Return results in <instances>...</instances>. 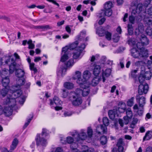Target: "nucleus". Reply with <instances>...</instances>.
I'll list each match as a JSON object with an SVG mask.
<instances>
[{
	"mask_svg": "<svg viewBox=\"0 0 152 152\" xmlns=\"http://www.w3.org/2000/svg\"><path fill=\"white\" fill-rule=\"evenodd\" d=\"M132 6H134L135 8L133 9L132 12V15L129 16V19L130 22L134 24V23L135 17L133 15L139 14L140 13L144 12L145 6L141 3H138L137 1H133L131 3Z\"/></svg>",
	"mask_w": 152,
	"mask_h": 152,
	"instance_id": "nucleus-1",
	"label": "nucleus"
},
{
	"mask_svg": "<svg viewBox=\"0 0 152 152\" xmlns=\"http://www.w3.org/2000/svg\"><path fill=\"white\" fill-rule=\"evenodd\" d=\"M15 103V102L13 98L10 99L7 96V98L4 101L3 104L8 105L9 107H6L3 109L2 106L0 105V115L4 113L7 116L10 115L12 112V107L14 106Z\"/></svg>",
	"mask_w": 152,
	"mask_h": 152,
	"instance_id": "nucleus-2",
	"label": "nucleus"
},
{
	"mask_svg": "<svg viewBox=\"0 0 152 152\" xmlns=\"http://www.w3.org/2000/svg\"><path fill=\"white\" fill-rule=\"evenodd\" d=\"M136 101L139 103V107L137 104H135L133 107L135 112L140 116L142 115L143 113V107L145 104V98L144 96L139 97L138 96L136 97Z\"/></svg>",
	"mask_w": 152,
	"mask_h": 152,
	"instance_id": "nucleus-3",
	"label": "nucleus"
},
{
	"mask_svg": "<svg viewBox=\"0 0 152 152\" xmlns=\"http://www.w3.org/2000/svg\"><path fill=\"white\" fill-rule=\"evenodd\" d=\"M76 138H74L70 136H68L66 137V138H62L61 139V143L64 144L67 143L70 144V148L71 150L74 151L76 150V148H78V142H77Z\"/></svg>",
	"mask_w": 152,
	"mask_h": 152,
	"instance_id": "nucleus-4",
	"label": "nucleus"
},
{
	"mask_svg": "<svg viewBox=\"0 0 152 152\" xmlns=\"http://www.w3.org/2000/svg\"><path fill=\"white\" fill-rule=\"evenodd\" d=\"M49 132L45 129H43L41 134H37L35 140L37 145L45 146L47 143L46 140L44 138L47 136Z\"/></svg>",
	"mask_w": 152,
	"mask_h": 152,
	"instance_id": "nucleus-5",
	"label": "nucleus"
},
{
	"mask_svg": "<svg viewBox=\"0 0 152 152\" xmlns=\"http://www.w3.org/2000/svg\"><path fill=\"white\" fill-rule=\"evenodd\" d=\"M25 83V80L23 78H18L16 80V85L13 86L12 88L14 89L12 93V96L17 94V96H19L22 94V91L20 89L21 86Z\"/></svg>",
	"mask_w": 152,
	"mask_h": 152,
	"instance_id": "nucleus-6",
	"label": "nucleus"
},
{
	"mask_svg": "<svg viewBox=\"0 0 152 152\" xmlns=\"http://www.w3.org/2000/svg\"><path fill=\"white\" fill-rule=\"evenodd\" d=\"M80 95L76 91L71 92L69 93V99L73 105L77 106L82 103V100Z\"/></svg>",
	"mask_w": 152,
	"mask_h": 152,
	"instance_id": "nucleus-7",
	"label": "nucleus"
},
{
	"mask_svg": "<svg viewBox=\"0 0 152 152\" xmlns=\"http://www.w3.org/2000/svg\"><path fill=\"white\" fill-rule=\"evenodd\" d=\"M86 132V130L81 129L79 133L75 130L72 132H69V134L73 137H75L76 135H77V137L76 139L77 142H79L80 140H85L87 137L88 136Z\"/></svg>",
	"mask_w": 152,
	"mask_h": 152,
	"instance_id": "nucleus-8",
	"label": "nucleus"
},
{
	"mask_svg": "<svg viewBox=\"0 0 152 152\" xmlns=\"http://www.w3.org/2000/svg\"><path fill=\"white\" fill-rule=\"evenodd\" d=\"M79 85L81 89H77L76 91L79 93L80 95L82 93L83 96H84L88 95L90 91L89 88L90 84L88 83H87V84H84L83 83L82 84Z\"/></svg>",
	"mask_w": 152,
	"mask_h": 152,
	"instance_id": "nucleus-9",
	"label": "nucleus"
},
{
	"mask_svg": "<svg viewBox=\"0 0 152 152\" xmlns=\"http://www.w3.org/2000/svg\"><path fill=\"white\" fill-rule=\"evenodd\" d=\"M50 105L54 107L56 110L58 111L62 109L61 107L59 106L61 105L62 102L58 97L55 96L53 100L50 99Z\"/></svg>",
	"mask_w": 152,
	"mask_h": 152,
	"instance_id": "nucleus-10",
	"label": "nucleus"
},
{
	"mask_svg": "<svg viewBox=\"0 0 152 152\" xmlns=\"http://www.w3.org/2000/svg\"><path fill=\"white\" fill-rule=\"evenodd\" d=\"M6 64H10L9 66V72L10 73H12L15 70H16V63L12 56H9L6 59L5 62Z\"/></svg>",
	"mask_w": 152,
	"mask_h": 152,
	"instance_id": "nucleus-11",
	"label": "nucleus"
},
{
	"mask_svg": "<svg viewBox=\"0 0 152 152\" xmlns=\"http://www.w3.org/2000/svg\"><path fill=\"white\" fill-rule=\"evenodd\" d=\"M70 49L69 46H66L63 48L61 54V61L64 62L69 59L71 57L70 54L68 53V50Z\"/></svg>",
	"mask_w": 152,
	"mask_h": 152,
	"instance_id": "nucleus-12",
	"label": "nucleus"
},
{
	"mask_svg": "<svg viewBox=\"0 0 152 152\" xmlns=\"http://www.w3.org/2000/svg\"><path fill=\"white\" fill-rule=\"evenodd\" d=\"M103 122L105 126H104L102 125H101L99 126H98L96 128V132L99 134H100V132L99 131V128H100L102 130L103 133H105L107 132V130L106 126H108L109 124L108 118L106 117H104L103 118Z\"/></svg>",
	"mask_w": 152,
	"mask_h": 152,
	"instance_id": "nucleus-13",
	"label": "nucleus"
},
{
	"mask_svg": "<svg viewBox=\"0 0 152 152\" xmlns=\"http://www.w3.org/2000/svg\"><path fill=\"white\" fill-rule=\"evenodd\" d=\"M106 65V64L104 63L101 64L100 65L94 64L92 67L94 75L96 76H97L100 72V69H102Z\"/></svg>",
	"mask_w": 152,
	"mask_h": 152,
	"instance_id": "nucleus-14",
	"label": "nucleus"
},
{
	"mask_svg": "<svg viewBox=\"0 0 152 152\" xmlns=\"http://www.w3.org/2000/svg\"><path fill=\"white\" fill-rule=\"evenodd\" d=\"M140 41V42H138L137 44L138 49L143 48V46L148 45L149 43L148 39L145 35H142L141 36Z\"/></svg>",
	"mask_w": 152,
	"mask_h": 152,
	"instance_id": "nucleus-15",
	"label": "nucleus"
},
{
	"mask_svg": "<svg viewBox=\"0 0 152 152\" xmlns=\"http://www.w3.org/2000/svg\"><path fill=\"white\" fill-rule=\"evenodd\" d=\"M81 73L78 71H76L75 72V74L72 76V78L73 79H77V83L79 84H82L84 81L81 78Z\"/></svg>",
	"mask_w": 152,
	"mask_h": 152,
	"instance_id": "nucleus-16",
	"label": "nucleus"
},
{
	"mask_svg": "<svg viewBox=\"0 0 152 152\" xmlns=\"http://www.w3.org/2000/svg\"><path fill=\"white\" fill-rule=\"evenodd\" d=\"M148 86L146 83L144 85H140L138 87V92L140 95H142L143 94H146L148 90Z\"/></svg>",
	"mask_w": 152,
	"mask_h": 152,
	"instance_id": "nucleus-17",
	"label": "nucleus"
},
{
	"mask_svg": "<svg viewBox=\"0 0 152 152\" xmlns=\"http://www.w3.org/2000/svg\"><path fill=\"white\" fill-rule=\"evenodd\" d=\"M112 7V3L110 1L107 2L104 5V10L106 11H108V14L107 15L110 16L112 14V12L111 8Z\"/></svg>",
	"mask_w": 152,
	"mask_h": 152,
	"instance_id": "nucleus-18",
	"label": "nucleus"
},
{
	"mask_svg": "<svg viewBox=\"0 0 152 152\" xmlns=\"http://www.w3.org/2000/svg\"><path fill=\"white\" fill-rule=\"evenodd\" d=\"M91 77V73L88 70H86L85 71L83 74V83L87 84L88 83L89 84H90V82L88 81V80Z\"/></svg>",
	"mask_w": 152,
	"mask_h": 152,
	"instance_id": "nucleus-19",
	"label": "nucleus"
},
{
	"mask_svg": "<svg viewBox=\"0 0 152 152\" xmlns=\"http://www.w3.org/2000/svg\"><path fill=\"white\" fill-rule=\"evenodd\" d=\"M102 71H103V69ZM111 72V70L110 69H106L104 72L103 71L102 74V77L103 82H105L106 78L110 75Z\"/></svg>",
	"mask_w": 152,
	"mask_h": 152,
	"instance_id": "nucleus-20",
	"label": "nucleus"
},
{
	"mask_svg": "<svg viewBox=\"0 0 152 152\" xmlns=\"http://www.w3.org/2000/svg\"><path fill=\"white\" fill-rule=\"evenodd\" d=\"M8 96V97L10 98V99H11L12 98H13V99H14L15 100V102L16 101L15 100V99H16L17 97H18V99L19 100V103L21 104H23L24 103L25 101V98L24 97L22 96L21 97H19L20 96V95L19 96H17V94H16V95L15 96H12V95H11V96L10 94H9V95ZM15 104L16 103H15V104L14 105V106H12V109L15 106Z\"/></svg>",
	"mask_w": 152,
	"mask_h": 152,
	"instance_id": "nucleus-21",
	"label": "nucleus"
},
{
	"mask_svg": "<svg viewBox=\"0 0 152 152\" xmlns=\"http://www.w3.org/2000/svg\"><path fill=\"white\" fill-rule=\"evenodd\" d=\"M97 32L99 36L102 37L105 35L106 39L108 40H110L111 39V34L109 32L105 31L104 33L102 31H98Z\"/></svg>",
	"mask_w": 152,
	"mask_h": 152,
	"instance_id": "nucleus-22",
	"label": "nucleus"
},
{
	"mask_svg": "<svg viewBox=\"0 0 152 152\" xmlns=\"http://www.w3.org/2000/svg\"><path fill=\"white\" fill-rule=\"evenodd\" d=\"M118 109H115L116 111L119 114L120 113H122L124 112L126 108V106L124 103H120L119 104Z\"/></svg>",
	"mask_w": 152,
	"mask_h": 152,
	"instance_id": "nucleus-23",
	"label": "nucleus"
},
{
	"mask_svg": "<svg viewBox=\"0 0 152 152\" xmlns=\"http://www.w3.org/2000/svg\"><path fill=\"white\" fill-rule=\"evenodd\" d=\"M124 142L122 139H120L117 143L118 150L119 152H123L124 151Z\"/></svg>",
	"mask_w": 152,
	"mask_h": 152,
	"instance_id": "nucleus-24",
	"label": "nucleus"
},
{
	"mask_svg": "<svg viewBox=\"0 0 152 152\" xmlns=\"http://www.w3.org/2000/svg\"><path fill=\"white\" fill-rule=\"evenodd\" d=\"M25 73L23 70L21 69H18L15 71V76L18 78H23Z\"/></svg>",
	"mask_w": 152,
	"mask_h": 152,
	"instance_id": "nucleus-25",
	"label": "nucleus"
},
{
	"mask_svg": "<svg viewBox=\"0 0 152 152\" xmlns=\"http://www.w3.org/2000/svg\"><path fill=\"white\" fill-rule=\"evenodd\" d=\"M82 52L81 50H80L78 49H77L76 48L74 50L73 52V58L74 59H79L81 58L80 56L81 53Z\"/></svg>",
	"mask_w": 152,
	"mask_h": 152,
	"instance_id": "nucleus-26",
	"label": "nucleus"
},
{
	"mask_svg": "<svg viewBox=\"0 0 152 152\" xmlns=\"http://www.w3.org/2000/svg\"><path fill=\"white\" fill-rule=\"evenodd\" d=\"M145 73V67L142 66L141 68V71L140 75L139 77V80L140 83H142L144 81L145 78L144 77Z\"/></svg>",
	"mask_w": 152,
	"mask_h": 152,
	"instance_id": "nucleus-27",
	"label": "nucleus"
},
{
	"mask_svg": "<svg viewBox=\"0 0 152 152\" xmlns=\"http://www.w3.org/2000/svg\"><path fill=\"white\" fill-rule=\"evenodd\" d=\"M3 78L2 81V83L4 87L9 88V84L10 80L9 78L8 77H2Z\"/></svg>",
	"mask_w": 152,
	"mask_h": 152,
	"instance_id": "nucleus-28",
	"label": "nucleus"
},
{
	"mask_svg": "<svg viewBox=\"0 0 152 152\" xmlns=\"http://www.w3.org/2000/svg\"><path fill=\"white\" fill-rule=\"evenodd\" d=\"M108 115L109 118L111 119H113L115 116H118V113L116 111L115 109L113 110H110L108 112Z\"/></svg>",
	"mask_w": 152,
	"mask_h": 152,
	"instance_id": "nucleus-29",
	"label": "nucleus"
},
{
	"mask_svg": "<svg viewBox=\"0 0 152 152\" xmlns=\"http://www.w3.org/2000/svg\"><path fill=\"white\" fill-rule=\"evenodd\" d=\"M140 49V57H147L148 56V51L144 48Z\"/></svg>",
	"mask_w": 152,
	"mask_h": 152,
	"instance_id": "nucleus-30",
	"label": "nucleus"
},
{
	"mask_svg": "<svg viewBox=\"0 0 152 152\" xmlns=\"http://www.w3.org/2000/svg\"><path fill=\"white\" fill-rule=\"evenodd\" d=\"M132 55L134 58L140 57V52L135 48H133L131 50Z\"/></svg>",
	"mask_w": 152,
	"mask_h": 152,
	"instance_id": "nucleus-31",
	"label": "nucleus"
},
{
	"mask_svg": "<svg viewBox=\"0 0 152 152\" xmlns=\"http://www.w3.org/2000/svg\"><path fill=\"white\" fill-rule=\"evenodd\" d=\"M152 138V131H148L143 138V141L148 140Z\"/></svg>",
	"mask_w": 152,
	"mask_h": 152,
	"instance_id": "nucleus-32",
	"label": "nucleus"
},
{
	"mask_svg": "<svg viewBox=\"0 0 152 152\" xmlns=\"http://www.w3.org/2000/svg\"><path fill=\"white\" fill-rule=\"evenodd\" d=\"M12 89H10L9 90V88L4 87L1 90V94L2 96L3 97H4L5 96L7 95V93L9 91L11 92Z\"/></svg>",
	"mask_w": 152,
	"mask_h": 152,
	"instance_id": "nucleus-33",
	"label": "nucleus"
},
{
	"mask_svg": "<svg viewBox=\"0 0 152 152\" xmlns=\"http://www.w3.org/2000/svg\"><path fill=\"white\" fill-rule=\"evenodd\" d=\"M18 142V140L17 139H14L12 141V144L10 146V150L13 151L16 148Z\"/></svg>",
	"mask_w": 152,
	"mask_h": 152,
	"instance_id": "nucleus-34",
	"label": "nucleus"
},
{
	"mask_svg": "<svg viewBox=\"0 0 152 152\" xmlns=\"http://www.w3.org/2000/svg\"><path fill=\"white\" fill-rule=\"evenodd\" d=\"M64 86L68 89H71L73 88L74 84L70 82H66L64 83Z\"/></svg>",
	"mask_w": 152,
	"mask_h": 152,
	"instance_id": "nucleus-35",
	"label": "nucleus"
},
{
	"mask_svg": "<svg viewBox=\"0 0 152 152\" xmlns=\"http://www.w3.org/2000/svg\"><path fill=\"white\" fill-rule=\"evenodd\" d=\"M144 77L146 80H149L150 79L152 76L151 72L149 71L147 72L145 71V73L144 74Z\"/></svg>",
	"mask_w": 152,
	"mask_h": 152,
	"instance_id": "nucleus-36",
	"label": "nucleus"
},
{
	"mask_svg": "<svg viewBox=\"0 0 152 152\" xmlns=\"http://www.w3.org/2000/svg\"><path fill=\"white\" fill-rule=\"evenodd\" d=\"M99 80L100 79L98 77H95L92 79L91 84L93 86H96L99 83Z\"/></svg>",
	"mask_w": 152,
	"mask_h": 152,
	"instance_id": "nucleus-37",
	"label": "nucleus"
},
{
	"mask_svg": "<svg viewBox=\"0 0 152 152\" xmlns=\"http://www.w3.org/2000/svg\"><path fill=\"white\" fill-rule=\"evenodd\" d=\"M37 27L38 29H41L42 31H44L48 29H50L51 28V27L48 25L39 26H37Z\"/></svg>",
	"mask_w": 152,
	"mask_h": 152,
	"instance_id": "nucleus-38",
	"label": "nucleus"
},
{
	"mask_svg": "<svg viewBox=\"0 0 152 152\" xmlns=\"http://www.w3.org/2000/svg\"><path fill=\"white\" fill-rule=\"evenodd\" d=\"M107 14H108V13H107V11H105L104 10H102V12L98 13L97 14V16L99 18L105 16L109 17L108 15H107Z\"/></svg>",
	"mask_w": 152,
	"mask_h": 152,
	"instance_id": "nucleus-39",
	"label": "nucleus"
},
{
	"mask_svg": "<svg viewBox=\"0 0 152 152\" xmlns=\"http://www.w3.org/2000/svg\"><path fill=\"white\" fill-rule=\"evenodd\" d=\"M100 140L102 145H105L107 142V137L105 136H102L101 137Z\"/></svg>",
	"mask_w": 152,
	"mask_h": 152,
	"instance_id": "nucleus-40",
	"label": "nucleus"
},
{
	"mask_svg": "<svg viewBox=\"0 0 152 152\" xmlns=\"http://www.w3.org/2000/svg\"><path fill=\"white\" fill-rule=\"evenodd\" d=\"M128 31L129 35H132L133 32V28L132 25L128 24Z\"/></svg>",
	"mask_w": 152,
	"mask_h": 152,
	"instance_id": "nucleus-41",
	"label": "nucleus"
},
{
	"mask_svg": "<svg viewBox=\"0 0 152 152\" xmlns=\"http://www.w3.org/2000/svg\"><path fill=\"white\" fill-rule=\"evenodd\" d=\"M134 97H132L129 99L127 102V105L128 106L132 107L134 104Z\"/></svg>",
	"mask_w": 152,
	"mask_h": 152,
	"instance_id": "nucleus-42",
	"label": "nucleus"
},
{
	"mask_svg": "<svg viewBox=\"0 0 152 152\" xmlns=\"http://www.w3.org/2000/svg\"><path fill=\"white\" fill-rule=\"evenodd\" d=\"M78 44L77 42H75V43H73L71 44L70 46H69L70 50L71 49H75L77 48V49H78V47H77V45Z\"/></svg>",
	"mask_w": 152,
	"mask_h": 152,
	"instance_id": "nucleus-43",
	"label": "nucleus"
},
{
	"mask_svg": "<svg viewBox=\"0 0 152 152\" xmlns=\"http://www.w3.org/2000/svg\"><path fill=\"white\" fill-rule=\"evenodd\" d=\"M126 116L129 118H132V113L131 109L130 108L127 109L126 110Z\"/></svg>",
	"mask_w": 152,
	"mask_h": 152,
	"instance_id": "nucleus-44",
	"label": "nucleus"
},
{
	"mask_svg": "<svg viewBox=\"0 0 152 152\" xmlns=\"http://www.w3.org/2000/svg\"><path fill=\"white\" fill-rule=\"evenodd\" d=\"M29 67L31 70L33 71L34 73H36L37 71V69L35 67V64L34 63H30L29 64Z\"/></svg>",
	"mask_w": 152,
	"mask_h": 152,
	"instance_id": "nucleus-45",
	"label": "nucleus"
},
{
	"mask_svg": "<svg viewBox=\"0 0 152 152\" xmlns=\"http://www.w3.org/2000/svg\"><path fill=\"white\" fill-rule=\"evenodd\" d=\"M144 20L145 23L148 25L152 24V17H151L145 18Z\"/></svg>",
	"mask_w": 152,
	"mask_h": 152,
	"instance_id": "nucleus-46",
	"label": "nucleus"
},
{
	"mask_svg": "<svg viewBox=\"0 0 152 152\" xmlns=\"http://www.w3.org/2000/svg\"><path fill=\"white\" fill-rule=\"evenodd\" d=\"M66 68H63L61 67L60 69L58 71V74L60 75V74H61V75L63 76L65 74V72L66 71Z\"/></svg>",
	"mask_w": 152,
	"mask_h": 152,
	"instance_id": "nucleus-47",
	"label": "nucleus"
},
{
	"mask_svg": "<svg viewBox=\"0 0 152 152\" xmlns=\"http://www.w3.org/2000/svg\"><path fill=\"white\" fill-rule=\"evenodd\" d=\"M83 149H85L86 152H95L93 148H89L87 146H83Z\"/></svg>",
	"mask_w": 152,
	"mask_h": 152,
	"instance_id": "nucleus-48",
	"label": "nucleus"
},
{
	"mask_svg": "<svg viewBox=\"0 0 152 152\" xmlns=\"http://www.w3.org/2000/svg\"><path fill=\"white\" fill-rule=\"evenodd\" d=\"M87 132L88 137L91 138L93 135V131L90 127L88 128Z\"/></svg>",
	"mask_w": 152,
	"mask_h": 152,
	"instance_id": "nucleus-49",
	"label": "nucleus"
},
{
	"mask_svg": "<svg viewBox=\"0 0 152 152\" xmlns=\"http://www.w3.org/2000/svg\"><path fill=\"white\" fill-rule=\"evenodd\" d=\"M146 33L148 35L151 36L152 38V29L150 27H148L146 30Z\"/></svg>",
	"mask_w": 152,
	"mask_h": 152,
	"instance_id": "nucleus-50",
	"label": "nucleus"
},
{
	"mask_svg": "<svg viewBox=\"0 0 152 152\" xmlns=\"http://www.w3.org/2000/svg\"><path fill=\"white\" fill-rule=\"evenodd\" d=\"M73 114V112L71 111H66L64 113V117L70 116L72 115Z\"/></svg>",
	"mask_w": 152,
	"mask_h": 152,
	"instance_id": "nucleus-51",
	"label": "nucleus"
},
{
	"mask_svg": "<svg viewBox=\"0 0 152 152\" xmlns=\"http://www.w3.org/2000/svg\"><path fill=\"white\" fill-rule=\"evenodd\" d=\"M32 41L30 40H29L27 42V44L29 45L28 48L30 49H32L34 47V45L32 43Z\"/></svg>",
	"mask_w": 152,
	"mask_h": 152,
	"instance_id": "nucleus-52",
	"label": "nucleus"
},
{
	"mask_svg": "<svg viewBox=\"0 0 152 152\" xmlns=\"http://www.w3.org/2000/svg\"><path fill=\"white\" fill-rule=\"evenodd\" d=\"M138 69H136L132 70L131 71V76L133 78H135L136 77V74L137 72Z\"/></svg>",
	"mask_w": 152,
	"mask_h": 152,
	"instance_id": "nucleus-53",
	"label": "nucleus"
},
{
	"mask_svg": "<svg viewBox=\"0 0 152 152\" xmlns=\"http://www.w3.org/2000/svg\"><path fill=\"white\" fill-rule=\"evenodd\" d=\"M73 64V60L72 59H69L65 64L67 67H69L72 66Z\"/></svg>",
	"mask_w": 152,
	"mask_h": 152,
	"instance_id": "nucleus-54",
	"label": "nucleus"
},
{
	"mask_svg": "<svg viewBox=\"0 0 152 152\" xmlns=\"http://www.w3.org/2000/svg\"><path fill=\"white\" fill-rule=\"evenodd\" d=\"M62 91V97L64 98L66 97L68 95L67 91L65 89H63Z\"/></svg>",
	"mask_w": 152,
	"mask_h": 152,
	"instance_id": "nucleus-55",
	"label": "nucleus"
},
{
	"mask_svg": "<svg viewBox=\"0 0 152 152\" xmlns=\"http://www.w3.org/2000/svg\"><path fill=\"white\" fill-rule=\"evenodd\" d=\"M51 152H63V150L61 148L58 147L54 149Z\"/></svg>",
	"mask_w": 152,
	"mask_h": 152,
	"instance_id": "nucleus-56",
	"label": "nucleus"
},
{
	"mask_svg": "<svg viewBox=\"0 0 152 152\" xmlns=\"http://www.w3.org/2000/svg\"><path fill=\"white\" fill-rule=\"evenodd\" d=\"M120 37L117 35H115L113 37V39L114 42H118L119 39Z\"/></svg>",
	"mask_w": 152,
	"mask_h": 152,
	"instance_id": "nucleus-57",
	"label": "nucleus"
},
{
	"mask_svg": "<svg viewBox=\"0 0 152 152\" xmlns=\"http://www.w3.org/2000/svg\"><path fill=\"white\" fill-rule=\"evenodd\" d=\"M131 118H129L127 116H125L124 117V123L125 124H127L129 121V120Z\"/></svg>",
	"mask_w": 152,
	"mask_h": 152,
	"instance_id": "nucleus-58",
	"label": "nucleus"
},
{
	"mask_svg": "<svg viewBox=\"0 0 152 152\" xmlns=\"http://www.w3.org/2000/svg\"><path fill=\"white\" fill-rule=\"evenodd\" d=\"M8 72V70L6 69H4L1 72V76L3 77V76L7 75Z\"/></svg>",
	"mask_w": 152,
	"mask_h": 152,
	"instance_id": "nucleus-59",
	"label": "nucleus"
},
{
	"mask_svg": "<svg viewBox=\"0 0 152 152\" xmlns=\"http://www.w3.org/2000/svg\"><path fill=\"white\" fill-rule=\"evenodd\" d=\"M33 117V116H32L30 118L28 119L27 120V122L24 125V127H26L29 124V123H30L31 121V120L32 119Z\"/></svg>",
	"mask_w": 152,
	"mask_h": 152,
	"instance_id": "nucleus-60",
	"label": "nucleus"
},
{
	"mask_svg": "<svg viewBox=\"0 0 152 152\" xmlns=\"http://www.w3.org/2000/svg\"><path fill=\"white\" fill-rule=\"evenodd\" d=\"M146 12L149 15H152V7L149 8L147 10Z\"/></svg>",
	"mask_w": 152,
	"mask_h": 152,
	"instance_id": "nucleus-61",
	"label": "nucleus"
},
{
	"mask_svg": "<svg viewBox=\"0 0 152 152\" xmlns=\"http://www.w3.org/2000/svg\"><path fill=\"white\" fill-rule=\"evenodd\" d=\"M86 47V45L85 44H82L81 45L78 47V49L82 52V51Z\"/></svg>",
	"mask_w": 152,
	"mask_h": 152,
	"instance_id": "nucleus-62",
	"label": "nucleus"
},
{
	"mask_svg": "<svg viewBox=\"0 0 152 152\" xmlns=\"http://www.w3.org/2000/svg\"><path fill=\"white\" fill-rule=\"evenodd\" d=\"M138 29H139L140 33H142L144 31V27L142 25H140L138 26Z\"/></svg>",
	"mask_w": 152,
	"mask_h": 152,
	"instance_id": "nucleus-63",
	"label": "nucleus"
},
{
	"mask_svg": "<svg viewBox=\"0 0 152 152\" xmlns=\"http://www.w3.org/2000/svg\"><path fill=\"white\" fill-rule=\"evenodd\" d=\"M146 152H152V148L151 147H148L147 148Z\"/></svg>",
	"mask_w": 152,
	"mask_h": 152,
	"instance_id": "nucleus-64",
	"label": "nucleus"
}]
</instances>
